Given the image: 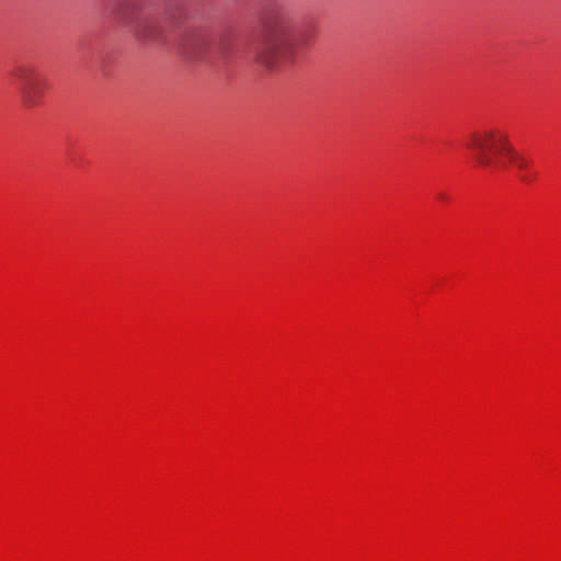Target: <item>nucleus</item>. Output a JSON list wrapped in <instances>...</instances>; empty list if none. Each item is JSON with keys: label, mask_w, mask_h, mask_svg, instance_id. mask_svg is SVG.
<instances>
[{"label": "nucleus", "mask_w": 561, "mask_h": 561, "mask_svg": "<svg viewBox=\"0 0 561 561\" xmlns=\"http://www.w3.org/2000/svg\"><path fill=\"white\" fill-rule=\"evenodd\" d=\"M467 147L474 152L477 163L482 168L496 167L494 156L504 157L519 170H526L528 167L527 160L514 149L508 135L497 128L470 134Z\"/></svg>", "instance_id": "f03ea898"}, {"label": "nucleus", "mask_w": 561, "mask_h": 561, "mask_svg": "<svg viewBox=\"0 0 561 561\" xmlns=\"http://www.w3.org/2000/svg\"><path fill=\"white\" fill-rule=\"evenodd\" d=\"M260 23L263 41L256 51V60L268 69L291 62L297 30L294 12L278 1H267L262 8Z\"/></svg>", "instance_id": "f257e3e1"}, {"label": "nucleus", "mask_w": 561, "mask_h": 561, "mask_svg": "<svg viewBox=\"0 0 561 561\" xmlns=\"http://www.w3.org/2000/svg\"><path fill=\"white\" fill-rule=\"evenodd\" d=\"M9 76L25 108H34L42 104L46 82L34 64L19 62L11 69Z\"/></svg>", "instance_id": "7ed1b4c3"}, {"label": "nucleus", "mask_w": 561, "mask_h": 561, "mask_svg": "<svg viewBox=\"0 0 561 561\" xmlns=\"http://www.w3.org/2000/svg\"><path fill=\"white\" fill-rule=\"evenodd\" d=\"M520 180H522L523 182L528 183V182H530L531 178H530V175H526V174H525V175H520Z\"/></svg>", "instance_id": "423d86ee"}, {"label": "nucleus", "mask_w": 561, "mask_h": 561, "mask_svg": "<svg viewBox=\"0 0 561 561\" xmlns=\"http://www.w3.org/2000/svg\"><path fill=\"white\" fill-rule=\"evenodd\" d=\"M210 41L211 36L207 30L193 27L184 32L180 46L186 55L197 57L209 47Z\"/></svg>", "instance_id": "39448f33"}, {"label": "nucleus", "mask_w": 561, "mask_h": 561, "mask_svg": "<svg viewBox=\"0 0 561 561\" xmlns=\"http://www.w3.org/2000/svg\"><path fill=\"white\" fill-rule=\"evenodd\" d=\"M176 23L173 13H164L161 16L141 19L136 25L137 37L147 43L163 44L167 42L169 27Z\"/></svg>", "instance_id": "20e7f679"}]
</instances>
